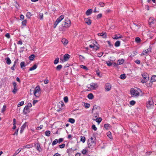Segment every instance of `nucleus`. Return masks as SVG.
Returning <instances> with one entry per match:
<instances>
[{
	"instance_id": "f257e3e1",
	"label": "nucleus",
	"mask_w": 156,
	"mask_h": 156,
	"mask_svg": "<svg viewBox=\"0 0 156 156\" xmlns=\"http://www.w3.org/2000/svg\"><path fill=\"white\" fill-rule=\"evenodd\" d=\"M140 91V90L139 89H134L133 88H132L131 89L130 92L133 96L138 97L139 95Z\"/></svg>"
},
{
	"instance_id": "f03ea898",
	"label": "nucleus",
	"mask_w": 156,
	"mask_h": 156,
	"mask_svg": "<svg viewBox=\"0 0 156 156\" xmlns=\"http://www.w3.org/2000/svg\"><path fill=\"white\" fill-rule=\"evenodd\" d=\"M62 26L63 27L68 28L71 26V21L68 18L66 19L64 22L62 23Z\"/></svg>"
},
{
	"instance_id": "7ed1b4c3",
	"label": "nucleus",
	"mask_w": 156,
	"mask_h": 156,
	"mask_svg": "<svg viewBox=\"0 0 156 156\" xmlns=\"http://www.w3.org/2000/svg\"><path fill=\"white\" fill-rule=\"evenodd\" d=\"M40 88L39 87H36L34 91V95L36 97H39L40 95Z\"/></svg>"
},
{
	"instance_id": "20e7f679",
	"label": "nucleus",
	"mask_w": 156,
	"mask_h": 156,
	"mask_svg": "<svg viewBox=\"0 0 156 156\" xmlns=\"http://www.w3.org/2000/svg\"><path fill=\"white\" fill-rule=\"evenodd\" d=\"M64 16L63 15H61L57 19L54 23V28H55L57 25L61 22V21L64 19Z\"/></svg>"
},
{
	"instance_id": "39448f33",
	"label": "nucleus",
	"mask_w": 156,
	"mask_h": 156,
	"mask_svg": "<svg viewBox=\"0 0 156 156\" xmlns=\"http://www.w3.org/2000/svg\"><path fill=\"white\" fill-rule=\"evenodd\" d=\"M95 138L94 137H91L88 140V147H90L92 145H94L96 143L95 142Z\"/></svg>"
},
{
	"instance_id": "423d86ee",
	"label": "nucleus",
	"mask_w": 156,
	"mask_h": 156,
	"mask_svg": "<svg viewBox=\"0 0 156 156\" xmlns=\"http://www.w3.org/2000/svg\"><path fill=\"white\" fill-rule=\"evenodd\" d=\"M146 106L148 109H150L153 107L154 102L152 99H150L147 102Z\"/></svg>"
},
{
	"instance_id": "0eeeda50",
	"label": "nucleus",
	"mask_w": 156,
	"mask_h": 156,
	"mask_svg": "<svg viewBox=\"0 0 156 156\" xmlns=\"http://www.w3.org/2000/svg\"><path fill=\"white\" fill-rule=\"evenodd\" d=\"M98 87L97 83H91L90 85H88V87L90 88L91 90H95Z\"/></svg>"
},
{
	"instance_id": "6e6552de",
	"label": "nucleus",
	"mask_w": 156,
	"mask_h": 156,
	"mask_svg": "<svg viewBox=\"0 0 156 156\" xmlns=\"http://www.w3.org/2000/svg\"><path fill=\"white\" fill-rule=\"evenodd\" d=\"M151 47L149 46V48L147 50H145L143 51L141 55H147L151 52Z\"/></svg>"
},
{
	"instance_id": "1a4fd4ad",
	"label": "nucleus",
	"mask_w": 156,
	"mask_h": 156,
	"mask_svg": "<svg viewBox=\"0 0 156 156\" xmlns=\"http://www.w3.org/2000/svg\"><path fill=\"white\" fill-rule=\"evenodd\" d=\"M112 88L111 85L108 83H107L105 85V90L106 91H110Z\"/></svg>"
},
{
	"instance_id": "9d476101",
	"label": "nucleus",
	"mask_w": 156,
	"mask_h": 156,
	"mask_svg": "<svg viewBox=\"0 0 156 156\" xmlns=\"http://www.w3.org/2000/svg\"><path fill=\"white\" fill-rule=\"evenodd\" d=\"M148 21L149 24L151 25L156 24V20L153 17H150Z\"/></svg>"
},
{
	"instance_id": "9b49d317",
	"label": "nucleus",
	"mask_w": 156,
	"mask_h": 156,
	"mask_svg": "<svg viewBox=\"0 0 156 156\" xmlns=\"http://www.w3.org/2000/svg\"><path fill=\"white\" fill-rule=\"evenodd\" d=\"M32 106V105L31 103H28L27 105L25 106L23 112L25 113H27V111L29 110V108Z\"/></svg>"
},
{
	"instance_id": "f8f14e48",
	"label": "nucleus",
	"mask_w": 156,
	"mask_h": 156,
	"mask_svg": "<svg viewBox=\"0 0 156 156\" xmlns=\"http://www.w3.org/2000/svg\"><path fill=\"white\" fill-rule=\"evenodd\" d=\"M143 78L147 81H148L149 80V75L147 73H144L142 74Z\"/></svg>"
},
{
	"instance_id": "ddd939ff",
	"label": "nucleus",
	"mask_w": 156,
	"mask_h": 156,
	"mask_svg": "<svg viewBox=\"0 0 156 156\" xmlns=\"http://www.w3.org/2000/svg\"><path fill=\"white\" fill-rule=\"evenodd\" d=\"M70 57V55L67 54H66L64 55V61H66L69 59Z\"/></svg>"
},
{
	"instance_id": "4468645a",
	"label": "nucleus",
	"mask_w": 156,
	"mask_h": 156,
	"mask_svg": "<svg viewBox=\"0 0 156 156\" xmlns=\"http://www.w3.org/2000/svg\"><path fill=\"white\" fill-rule=\"evenodd\" d=\"M27 123L25 122L23 125L21 127L20 130V133H22L23 132L24 129L27 126Z\"/></svg>"
},
{
	"instance_id": "2eb2a0df",
	"label": "nucleus",
	"mask_w": 156,
	"mask_h": 156,
	"mask_svg": "<svg viewBox=\"0 0 156 156\" xmlns=\"http://www.w3.org/2000/svg\"><path fill=\"white\" fill-rule=\"evenodd\" d=\"M61 41L64 46L66 45L68 43V41L64 38H63L62 39Z\"/></svg>"
},
{
	"instance_id": "dca6fc26",
	"label": "nucleus",
	"mask_w": 156,
	"mask_h": 156,
	"mask_svg": "<svg viewBox=\"0 0 156 156\" xmlns=\"http://www.w3.org/2000/svg\"><path fill=\"white\" fill-rule=\"evenodd\" d=\"M85 21L87 24L89 25H90L91 23V21L90 20V17H88L87 18H85Z\"/></svg>"
},
{
	"instance_id": "f3484780",
	"label": "nucleus",
	"mask_w": 156,
	"mask_h": 156,
	"mask_svg": "<svg viewBox=\"0 0 156 156\" xmlns=\"http://www.w3.org/2000/svg\"><path fill=\"white\" fill-rule=\"evenodd\" d=\"M98 35L101 36L103 38H105L106 37V33L105 32H103L101 33H99L98 34Z\"/></svg>"
},
{
	"instance_id": "a211bd4d",
	"label": "nucleus",
	"mask_w": 156,
	"mask_h": 156,
	"mask_svg": "<svg viewBox=\"0 0 156 156\" xmlns=\"http://www.w3.org/2000/svg\"><path fill=\"white\" fill-rule=\"evenodd\" d=\"M89 47L90 48H93L94 50H97L99 49V47L94 44V45H90Z\"/></svg>"
},
{
	"instance_id": "6ab92c4d",
	"label": "nucleus",
	"mask_w": 156,
	"mask_h": 156,
	"mask_svg": "<svg viewBox=\"0 0 156 156\" xmlns=\"http://www.w3.org/2000/svg\"><path fill=\"white\" fill-rule=\"evenodd\" d=\"M140 26H137L135 24H134V25L133 27L134 30L135 31H137L138 29L140 28V27H139Z\"/></svg>"
},
{
	"instance_id": "aec40b11",
	"label": "nucleus",
	"mask_w": 156,
	"mask_h": 156,
	"mask_svg": "<svg viewBox=\"0 0 156 156\" xmlns=\"http://www.w3.org/2000/svg\"><path fill=\"white\" fill-rule=\"evenodd\" d=\"M122 36L120 34H116L113 37V38L115 39H117L120 38L122 37Z\"/></svg>"
},
{
	"instance_id": "412c9836",
	"label": "nucleus",
	"mask_w": 156,
	"mask_h": 156,
	"mask_svg": "<svg viewBox=\"0 0 156 156\" xmlns=\"http://www.w3.org/2000/svg\"><path fill=\"white\" fill-rule=\"evenodd\" d=\"M92 12V10L91 9H88L87 10L86 12L87 15L89 16Z\"/></svg>"
},
{
	"instance_id": "4be33fe9",
	"label": "nucleus",
	"mask_w": 156,
	"mask_h": 156,
	"mask_svg": "<svg viewBox=\"0 0 156 156\" xmlns=\"http://www.w3.org/2000/svg\"><path fill=\"white\" fill-rule=\"evenodd\" d=\"M64 104L62 102H60L58 104V106L60 109H62V107L64 106Z\"/></svg>"
},
{
	"instance_id": "5701e85b",
	"label": "nucleus",
	"mask_w": 156,
	"mask_h": 156,
	"mask_svg": "<svg viewBox=\"0 0 156 156\" xmlns=\"http://www.w3.org/2000/svg\"><path fill=\"white\" fill-rule=\"evenodd\" d=\"M37 67V66L36 64H34L32 67L30 68L29 70L32 71L36 69Z\"/></svg>"
},
{
	"instance_id": "b1692460",
	"label": "nucleus",
	"mask_w": 156,
	"mask_h": 156,
	"mask_svg": "<svg viewBox=\"0 0 156 156\" xmlns=\"http://www.w3.org/2000/svg\"><path fill=\"white\" fill-rule=\"evenodd\" d=\"M124 59H123L122 58L121 59L119 60L118 61V65H121V64H122L124 63Z\"/></svg>"
},
{
	"instance_id": "393cba45",
	"label": "nucleus",
	"mask_w": 156,
	"mask_h": 156,
	"mask_svg": "<svg viewBox=\"0 0 156 156\" xmlns=\"http://www.w3.org/2000/svg\"><path fill=\"white\" fill-rule=\"evenodd\" d=\"M36 148L37 151L40 152L41 151V149L40 147V146L39 144H36Z\"/></svg>"
},
{
	"instance_id": "a878e982",
	"label": "nucleus",
	"mask_w": 156,
	"mask_h": 156,
	"mask_svg": "<svg viewBox=\"0 0 156 156\" xmlns=\"http://www.w3.org/2000/svg\"><path fill=\"white\" fill-rule=\"evenodd\" d=\"M151 82H155L156 81V75H153L152 76L151 78V80L150 81Z\"/></svg>"
},
{
	"instance_id": "bb28decb",
	"label": "nucleus",
	"mask_w": 156,
	"mask_h": 156,
	"mask_svg": "<svg viewBox=\"0 0 156 156\" xmlns=\"http://www.w3.org/2000/svg\"><path fill=\"white\" fill-rule=\"evenodd\" d=\"M5 60L6 61V63L7 64L9 65L11 63V61L9 58H6Z\"/></svg>"
},
{
	"instance_id": "cd10ccee",
	"label": "nucleus",
	"mask_w": 156,
	"mask_h": 156,
	"mask_svg": "<svg viewBox=\"0 0 156 156\" xmlns=\"http://www.w3.org/2000/svg\"><path fill=\"white\" fill-rule=\"evenodd\" d=\"M33 147V145L32 144H27L25 146H23V148H31Z\"/></svg>"
},
{
	"instance_id": "c85d7f7f",
	"label": "nucleus",
	"mask_w": 156,
	"mask_h": 156,
	"mask_svg": "<svg viewBox=\"0 0 156 156\" xmlns=\"http://www.w3.org/2000/svg\"><path fill=\"white\" fill-rule=\"evenodd\" d=\"M21 151V149H19L17 151H16L15 153H14L13 156H15L18 153H19Z\"/></svg>"
},
{
	"instance_id": "c756f323",
	"label": "nucleus",
	"mask_w": 156,
	"mask_h": 156,
	"mask_svg": "<svg viewBox=\"0 0 156 156\" xmlns=\"http://www.w3.org/2000/svg\"><path fill=\"white\" fill-rule=\"evenodd\" d=\"M88 98L90 99H91L94 98V96L92 93L89 94L87 96Z\"/></svg>"
},
{
	"instance_id": "7c9ffc66",
	"label": "nucleus",
	"mask_w": 156,
	"mask_h": 156,
	"mask_svg": "<svg viewBox=\"0 0 156 156\" xmlns=\"http://www.w3.org/2000/svg\"><path fill=\"white\" fill-rule=\"evenodd\" d=\"M107 135L108 137H109V138L110 139H112V136L111 135V133L110 131L108 132L107 133Z\"/></svg>"
},
{
	"instance_id": "2f4dec72",
	"label": "nucleus",
	"mask_w": 156,
	"mask_h": 156,
	"mask_svg": "<svg viewBox=\"0 0 156 156\" xmlns=\"http://www.w3.org/2000/svg\"><path fill=\"white\" fill-rule=\"evenodd\" d=\"M94 120H95L96 121L99 123L101 121L102 119L101 118H98L96 119H93Z\"/></svg>"
},
{
	"instance_id": "473e14b6",
	"label": "nucleus",
	"mask_w": 156,
	"mask_h": 156,
	"mask_svg": "<svg viewBox=\"0 0 156 156\" xmlns=\"http://www.w3.org/2000/svg\"><path fill=\"white\" fill-rule=\"evenodd\" d=\"M58 142V140L57 139H55L52 143V146H54V145L56 144Z\"/></svg>"
},
{
	"instance_id": "72a5a7b5",
	"label": "nucleus",
	"mask_w": 156,
	"mask_h": 156,
	"mask_svg": "<svg viewBox=\"0 0 156 156\" xmlns=\"http://www.w3.org/2000/svg\"><path fill=\"white\" fill-rule=\"evenodd\" d=\"M90 104L87 103H85L84 104V107L86 108H88L90 107Z\"/></svg>"
},
{
	"instance_id": "f704fd0d",
	"label": "nucleus",
	"mask_w": 156,
	"mask_h": 156,
	"mask_svg": "<svg viewBox=\"0 0 156 156\" xmlns=\"http://www.w3.org/2000/svg\"><path fill=\"white\" fill-rule=\"evenodd\" d=\"M135 41L137 43H139L141 41V39L140 38L137 37L135 38Z\"/></svg>"
},
{
	"instance_id": "c9c22d12",
	"label": "nucleus",
	"mask_w": 156,
	"mask_h": 156,
	"mask_svg": "<svg viewBox=\"0 0 156 156\" xmlns=\"http://www.w3.org/2000/svg\"><path fill=\"white\" fill-rule=\"evenodd\" d=\"M50 131H46L45 132V134L46 136H50Z\"/></svg>"
},
{
	"instance_id": "e433bc0d",
	"label": "nucleus",
	"mask_w": 156,
	"mask_h": 156,
	"mask_svg": "<svg viewBox=\"0 0 156 156\" xmlns=\"http://www.w3.org/2000/svg\"><path fill=\"white\" fill-rule=\"evenodd\" d=\"M86 138L84 136H81L80 138V141L82 142L83 143H84L85 141Z\"/></svg>"
},
{
	"instance_id": "4c0bfd02",
	"label": "nucleus",
	"mask_w": 156,
	"mask_h": 156,
	"mask_svg": "<svg viewBox=\"0 0 156 156\" xmlns=\"http://www.w3.org/2000/svg\"><path fill=\"white\" fill-rule=\"evenodd\" d=\"M34 57L35 55H32L29 57V59L30 60L32 61L34 59Z\"/></svg>"
},
{
	"instance_id": "58836bf2",
	"label": "nucleus",
	"mask_w": 156,
	"mask_h": 156,
	"mask_svg": "<svg viewBox=\"0 0 156 156\" xmlns=\"http://www.w3.org/2000/svg\"><path fill=\"white\" fill-rule=\"evenodd\" d=\"M62 66L61 65H58L56 67V69L58 70H60L62 68Z\"/></svg>"
},
{
	"instance_id": "ea45409f",
	"label": "nucleus",
	"mask_w": 156,
	"mask_h": 156,
	"mask_svg": "<svg viewBox=\"0 0 156 156\" xmlns=\"http://www.w3.org/2000/svg\"><path fill=\"white\" fill-rule=\"evenodd\" d=\"M120 44V42L119 41H117L115 43V45L116 47H118L119 46Z\"/></svg>"
},
{
	"instance_id": "a19ab883",
	"label": "nucleus",
	"mask_w": 156,
	"mask_h": 156,
	"mask_svg": "<svg viewBox=\"0 0 156 156\" xmlns=\"http://www.w3.org/2000/svg\"><path fill=\"white\" fill-rule=\"evenodd\" d=\"M69 122L72 123H74L75 122V120L72 118H69Z\"/></svg>"
},
{
	"instance_id": "79ce46f5",
	"label": "nucleus",
	"mask_w": 156,
	"mask_h": 156,
	"mask_svg": "<svg viewBox=\"0 0 156 156\" xmlns=\"http://www.w3.org/2000/svg\"><path fill=\"white\" fill-rule=\"evenodd\" d=\"M6 106L5 105H4L2 109V112H4L6 110Z\"/></svg>"
},
{
	"instance_id": "37998d69",
	"label": "nucleus",
	"mask_w": 156,
	"mask_h": 156,
	"mask_svg": "<svg viewBox=\"0 0 156 156\" xmlns=\"http://www.w3.org/2000/svg\"><path fill=\"white\" fill-rule=\"evenodd\" d=\"M80 67L81 68H83L85 69V70H87L88 69L86 66L83 65H80Z\"/></svg>"
},
{
	"instance_id": "c03bdc74",
	"label": "nucleus",
	"mask_w": 156,
	"mask_h": 156,
	"mask_svg": "<svg viewBox=\"0 0 156 156\" xmlns=\"http://www.w3.org/2000/svg\"><path fill=\"white\" fill-rule=\"evenodd\" d=\"M24 103V102L23 101H21V102H20L18 104V107H20L22 105H23Z\"/></svg>"
},
{
	"instance_id": "a18cd8bd",
	"label": "nucleus",
	"mask_w": 156,
	"mask_h": 156,
	"mask_svg": "<svg viewBox=\"0 0 156 156\" xmlns=\"http://www.w3.org/2000/svg\"><path fill=\"white\" fill-rule=\"evenodd\" d=\"M17 91V87L14 88V89L12 90V92L14 94H16Z\"/></svg>"
},
{
	"instance_id": "49530a36",
	"label": "nucleus",
	"mask_w": 156,
	"mask_h": 156,
	"mask_svg": "<svg viewBox=\"0 0 156 156\" xmlns=\"http://www.w3.org/2000/svg\"><path fill=\"white\" fill-rule=\"evenodd\" d=\"M20 66L21 68L24 67L25 66V62H22L20 63Z\"/></svg>"
},
{
	"instance_id": "de8ad7c7",
	"label": "nucleus",
	"mask_w": 156,
	"mask_h": 156,
	"mask_svg": "<svg viewBox=\"0 0 156 156\" xmlns=\"http://www.w3.org/2000/svg\"><path fill=\"white\" fill-rule=\"evenodd\" d=\"M16 62H16V61H15V62H14L13 66L11 68V69L12 70H14V67H15V66L16 65Z\"/></svg>"
},
{
	"instance_id": "09e8293b",
	"label": "nucleus",
	"mask_w": 156,
	"mask_h": 156,
	"mask_svg": "<svg viewBox=\"0 0 156 156\" xmlns=\"http://www.w3.org/2000/svg\"><path fill=\"white\" fill-rule=\"evenodd\" d=\"M120 78L122 79H124L126 78V76L124 74H121L120 76Z\"/></svg>"
},
{
	"instance_id": "8fccbe9b",
	"label": "nucleus",
	"mask_w": 156,
	"mask_h": 156,
	"mask_svg": "<svg viewBox=\"0 0 156 156\" xmlns=\"http://www.w3.org/2000/svg\"><path fill=\"white\" fill-rule=\"evenodd\" d=\"M64 100L65 102L66 103L68 101V97L67 96L65 97L64 98Z\"/></svg>"
},
{
	"instance_id": "3c124183",
	"label": "nucleus",
	"mask_w": 156,
	"mask_h": 156,
	"mask_svg": "<svg viewBox=\"0 0 156 156\" xmlns=\"http://www.w3.org/2000/svg\"><path fill=\"white\" fill-rule=\"evenodd\" d=\"M99 4L101 7H104L105 5L104 3L102 2H100Z\"/></svg>"
},
{
	"instance_id": "603ef678",
	"label": "nucleus",
	"mask_w": 156,
	"mask_h": 156,
	"mask_svg": "<svg viewBox=\"0 0 156 156\" xmlns=\"http://www.w3.org/2000/svg\"><path fill=\"white\" fill-rule=\"evenodd\" d=\"M26 16L27 17L29 18L31 16V14L30 12H27L26 14Z\"/></svg>"
},
{
	"instance_id": "864d4df0",
	"label": "nucleus",
	"mask_w": 156,
	"mask_h": 156,
	"mask_svg": "<svg viewBox=\"0 0 156 156\" xmlns=\"http://www.w3.org/2000/svg\"><path fill=\"white\" fill-rule=\"evenodd\" d=\"M104 126L105 128H106V129H108V128L109 126V124H104Z\"/></svg>"
},
{
	"instance_id": "5fc2aeb1",
	"label": "nucleus",
	"mask_w": 156,
	"mask_h": 156,
	"mask_svg": "<svg viewBox=\"0 0 156 156\" xmlns=\"http://www.w3.org/2000/svg\"><path fill=\"white\" fill-rule=\"evenodd\" d=\"M135 101H130V102H129V104L132 105H134L135 104Z\"/></svg>"
},
{
	"instance_id": "6e6d98bb",
	"label": "nucleus",
	"mask_w": 156,
	"mask_h": 156,
	"mask_svg": "<svg viewBox=\"0 0 156 156\" xmlns=\"http://www.w3.org/2000/svg\"><path fill=\"white\" fill-rule=\"evenodd\" d=\"M92 128L94 131H96L97 130V128L94 125H93L92 126Z\"/></svg>"
},
{
	"instance_id": "4d7b16f0",
	"label": "nucleus",
	"mask_w": 156,
	"mask_h": 156,
	"mask_svg": "<svg viewBox=\"0 0 156 156\" xmlns=\"http://www.w3.org/2000/svg\"><path fill=\"white\" fill-rule=\"evenodd\" d=\"M103 52H100V53H98V54H97V56L98 57H100L101 56H102V55H103Z\"/></svg>"
},
{
	"instance_id": "13d9d810",
	"label": "nucleus",
	"mask_w": 156,
	"mask_h": 156,
	"mask_svg": "<svg viewBox=\"0 0 156 156\" xmlns=\"http://www.w3.org/2000/svg\"><path fill=\"white\" fill-rule=\"evenodd\" d=\"M65 144H63L61 145H59V147L61 148H62L65 147Z\"/></svg>"
},
{
	"instance_id": "bf43d9fd",
	"label": "nucleus",
	"mask_w": 156,
	"mask_h": 156,
	"mask_svg": "<svg viewBox=\"0 0 156 156\" xmlns=\"http://www.w3.org/2000/svg\"><path fill=\"white\" fill-rule=\"evenodd\" d=\"M102 16V14H98L97 16V18L98 19L101 18Z\"/></svg>"
},
{
	"instance_id": "052dcab7",
	"label": "nucleus",
	"mask_w": 156,
	"mask_h": 156,
	"mask_svg": "<svg viewBox=\"0 0 156 156\" xmlns=\"http://www.w3.org/2000/svg\"><path fill=\"white\" fill-rule=\"evenodd\" d=\"M106 63L108 66H111L112 64L109 61H108V62H106Z\"/></svg>"
},
{
	"instance_id": "680f3d73",
	"label": "nucleus",
	"mask_w": 156,
	"mask_h": 156,
	"mask_svg": "<svg viewBox=\"0 0 156 156\" xmlns=\"http://www.w3.org/2000/svg\"><path fill=\"white\" fill-rule=\"evenodd\" d=\"M39 17L41 20L43 19V14L42 13H40L39 14Z\"/></svg>"
},
{
	"instance_id": "e2e57ef3",
	"label": "nucleus",
	"mask_w": 156,
	"mask_h": 156,
	"mask_svg": "<svg viewBox=\"0 0 156 156\" xmlns=\"http://www.w3.org/2000/svg\"><path fill=\"white\" fill-rule=\"evenodd\" d=\"M87 152V151L85 149H83L82 151V154H86V153Z\"/></svg>"
},
{
	"instance_id": "0e129e2a",
	"label": "nucleus",
	"mask_w": 156,
	"mask_h": 156,
	"mask_svg": "<svg viewBox=\"0 0 156 156\" xmlns=\"http://www.w3.org/2000/svg\"><path fill=\"white\" fill-rule=\"evenodd\" d=\"M63 141V139L62 138H59L58 140V143H60L62 142Z\"/></svg>"
},
{
	"instance_id": "69168bd1",
	"label": "nucleus",
	"mask_w": 156,
	"mask_h": 156,
	"mask_svg": "<svg viewBox=\"0 0 156 156\" xmlns=\"http://www.w3.org/2000/svg\"><path fill=\"white\" fill-rule=\"evenodd\" d=\"M58 62V58H56L54 61V63L55 64H57Z\"/></svg>"
},
{
	"instance_id": "338daca9",
	"label": "nucleus",
	"mask_w": 156,
	"mask_h": 156,
	"mask_svg": "<svg viewBox=\"0 0 156 156\" xmlns=\"http://www.w3.org/2000/svg\"><path fill=\"white\" fill-rule=\"evenodd\" d=\"M27 21L26 20H24L22 22V24L23 25H26Z\"/></svg>"
},
{
	"instance_id": "774afa93",
	"label": "nucleus",
	"mask_w": 156,
	"mask_h": 156,
	"mask_svg": "<svg viewBox=\"0 0 156 156\" xmlns=\"http://www.w3.org/2000/svg\"><path fill=\"white\" fill-rule=\"evenodd\" d=\"M43 127V125H41L39 127H38L37 128V130H39V129H42Z\"/></svg>"
}]
</instances>
